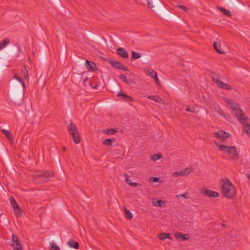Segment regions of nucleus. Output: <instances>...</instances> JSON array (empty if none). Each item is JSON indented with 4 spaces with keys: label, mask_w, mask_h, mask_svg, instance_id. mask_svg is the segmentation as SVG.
I'll return each instance as SVG.
<instances>
[{
    "label": "nucleus",
    "mask_w": 250,
    "mask_h": 250,
    "mask_svg": "<svg viewBox=\"0 0 250 250\" xmlns=\"http://www.w3.org/2000/svg\"><path fill=\"white\" fill-rule=\"evenodd\" d=\"M221 191L223 195L228 199L233 198L236 194L235 187L228 178L222 179Z\"/></svg>",
    "instance_id": "1"
},
{
    "label": "nucleus",
    "mask_w": 250,
    "mask_h": 250,
    "mask_svg": "<svg viewBox=\"0 0 250 250\" xmlns=\"http://www.w3.org/2000/svg\"><path fill=\"white\" fill-rule=\"evenodd\" d=\"M11 102L17 106L21 105L23 102L24 89L21 86L14 84L11 90Z\"/></svg>",
    "instance_id": "2"
},
{
    "label": "nucleus",
    "mask_w": 250,
    "mask_h": 250,
    "mask_svg": "<svg viewBox=\"0 0 250 250\" xmlns=\"http://www.w3.org/2000/svg\"><path fill=\"white\" fill-rule=\"evenodd\" d=\"M223 100L230 105V108L235 113L237 119L239 121L242 120H247V118H244L245 114L242 109L239 108V105L235 103H233L232 100L228 99L227 97H223Z\"/></svg>",
    "instance_id": "3"
},
{
    "label": "nucleus",
    "mask_w": 250,
    "mask_h": 250,
    "mask_svg": "<svg viewBox=\"0 0 250 250\" xmlns=\"http://www.w3.org/2000/svg\"><path fill=\"white\" fill-rule=\"evenodd\" d=\"M148 7L152 9V11L156 10L160 13L165 18H168L169 15L162 7L161 4L158 0H147Z\"/></svg>",
    "instance_id": "4"
},
{
    "label": "nucleus",
    "mask_w": 250,
    "mask_h": 250,
    "mask_svg": "<svg viewBox=\"0 0 250 250\" xmlns=\"http://www.w3.org/2000/svg\"><path fill=\"white\" fill-rule=\"evenodd\" d=\"M54 176L53 172L50 170L39 171L33 175V181L35 183L46 182L48 181L49 178Z\"/></svg>",
    "instance_id": "5"
},
{
    "label": "nucleus",
    "mask_w": 250,
    "mask_h": 250,
    "mask_svg": "<svg viewBox=\"0 0 250 250\" xmlns=\"http://www.w3.org/2000/svg\"><path fill=\"white\" fill-rule=\"evenodd\" d=\"M68 130L72 136L75 143L76 144H79L81 142V139L76 125L73 123H70L68 126Z\"/></svg>",
    "instance_id": "6"
},
{
    "label": "nucleus",
    "mask_w": 250,
    "mask_h": 250,
    "mask_svg": "<svg viewBox=\"0 0 250 250\" xmlns=\"http://www.w3.org/2000/svg\"><path fill=\"white\" fill-rule=\"evenodd\" d=\"M109 63L112 66V67L118 69H122L125 71H129V69L125 65H123L121 62L115 61V60H110Z\"/></svg>",
    "instance_id": "7"
},
{
    "label": "nucleus",
    "mask_w": 250,
    "mask_h": 250,
    "mask_svg": "<svg viewBox=\"0 0 250 250\" xmlns=\"http://www.w3.org/2000/svg\"><path fill=\"white\" fill-rule=\"evenodd\" d=\"M201 193L205 196L208 197H213L217 198L219 196V193L214 191H212L208 189H206L205 188H202L201 189Z\"/></svg>",
    "instance_id": "8"
},
{
    "label": "nucleus",
    "mask_w": 250,
    "mask_h": 250,
    "mask_svg": "<svg viewBox=\"0 0 250 250\" xmlns=\"http://www.w3.org/2000/svg\"><path fill=\"white\" fill-rule=\"evenodd\" d=\"M12 246L14 250H22L18 237L15 234L12 235Z\"/></svg>",
    "instance_id": "9"
},
{
    "label": "nucleus",
    "mask_w": 250,
    "mask_h": 250,
    "mask_svg": "<svg viewBox=\"0 0 250 250\" xmlns=\"http://www.w3.org/2000/svg\"><path fill=\"white\" fill-rule=\"evenodd\" d=\"M212 80L215 82L218 86L223 89L226 90H231L232 86L228 83H226L222 82L220 79H217L216 80L214 79V77L212 76Z\"/></svg>",
    "instance_id": "10"
},
{
    "label": "nucleus",
    "mask_w": 250,
    "mask_h": 250,
    "mask_svg": "<svg viewBox=\"0 0 250 250\" xmlns=\"http://www.w3.org/2000/svg\"><path fill=\"white\" fill-rule=\"evenodd\" d=\"M214 135L222 141L227 140L229 136V133L223 130H219L218 132H214Z\"/></svg>",
    "instance_id": "11"
},
{
    "label": "nucleus",
    "mask_w": 250,
    "mask_h": 250,
    "mask_svg": "<svg viewBox=\"0 0 250 250\" xmlns=\"http://www.w3.org/2000/svg\"><path fill=\"white\" fill-rule=\"evenodd\" d=\"M10 203L13 207L15 212L16 213H20L21 211V208L18 205L16 201L15 200V199L13 198V197L11 196L10 199Z\"/></svg>",
    "instance_id": "12"
},
{
    "label": "nucleus",
    "mask_w": 250,
    "mask_h": 250,
    "mask_svg": "<svg viewBox=\"0 0 250 250\" xmlns=\"http://www.w3.org/2000/svg\"><path fill=\"white\" fill-rule=\"evenodd\" d=\"M215 144L216 146H217L219 147L220 150L227 152L228 154L229 153L230 151H231L232 149H235L234 146H229L223 145H219L216 143H215Z\"/></svg>",
    "instance_id": "13"
},
{
    "label": "nucleus",
    "mask_w": 250,
    "mask_h": 250,
    "mask_svg": "<svg viewBox=\"0 0 250 250\" xmlns=\"http://www.w3.org/2000/svg\"><path fill=\"white\" fill-rule=\"evenodd\" d=\"M116 51L117 54L123 58L125 59H128L129 56L125 49L122 47H119L117 49Z\"/></svg>",
    "instance_id": "14"
},
{
    "label": "nucleus",
    "mask_w": 250,
    "mask_h": 250,
    "mask_svg": "<svg viewBox=\"0 0 250 250\" xmlns=\"http://www.w3.org/2000/svg\"><path fill=\"white\" fill-rule=\"evenodd\" d=\"M146 74L148 75L151 78L154 79L157 84H160L156 72L153 70L148 69L147 70H146Z\"/></svg>",
    "instance_id": "15"
},
{
    "label": "nucleus",
    "mask_w": 250,
    "mask_h": 250,
    "mask_svg": "<svg viewBox=\"0 0 250 250\" xmlns=\"http://www.w3.org/2000/svg\"><path fill=\"white\" fill-rule=\"evenodd\" d=\"M85 65L88 70L92 72H94L96 70L97 66L92 61L89 60H86Z\"/></svg>",
    "instance_id": "16"
},
{
    "label": "nucleus",
    "mask_w": 250,
    "mask_h": 250,
    "mask_svg": "<svg viewBox=\"0 0 250 250\" xmlns=\"http://www.w3.org/2000/svg\"><path fill=\"white\" fill-rule=\"evenodd\" d=\"M229 155L230 158L232 160H237L239 159V153L235 146V149H232L231 151H230Z\"/></svg>",
    "instance_id": "17"
},
{
    "label": "nucleus",
    "mask_w": 250,
    "mask_h": 250,
    "mask_svg": "<svg viewBox=\"0 0 250 250\" xmlns=\"http://www.w3.org/2000/svg\"><path fill=\"white\" fill-rule=\"evenodd\" d=\"M174 235L176 239H181L182 241H186L189 239V237L188 234H184L181 232H176Z\"/></svg>",
    "instance_id": "18"
},
{
    "label": "nucleus",
    "mask_w": 250,
    "mask_h": 250,
    "mask_svg": "<svg viewBox=\"0 0 250 250\" xmlns=\"http://www.w3.org/2000/svg\"><path fill=\"white\" fill-rule=\"evenodd\" d=\"M246 120H242L240 121L243 126L245 132L249 135H250V125L246 122Z\"/></svg>",
    "instance_id": "19"
},
{
    "label": "nucleus",
    "mask_w": 250,
    "mask_h": 250,
    "mask_svg": "<svg viewBox=\"0 0 250 250\" xmlns=\"http://www.w3.org/2000/svg\"><path fill=\"white\" fill-rule=\"evenodd\" d=\"M118 96L123 97L124 99L126 102H133V99L132 97L127 95L126 94L123 93L122 92H120L117 94Z\"/></svg>",
    "instance_id": "20"
},
{
    "label": "nucleus",
    "mask_w": 250,
    "mask_h": 250,
    "mask_svg": "<svg viewBox=\"0 0 250 250\" xmlns=\"http://www.w3.org/2000/svg\"><path fill=\"white\" fill-rule=\"evenodd\" d=\"M67 244L70 248H73L75 249H78L79 248V243L73 239L70 240L67 242Z\"/></svg>",
    "instance_id": "21"
},
{
    "label": "nucleus",
    "mask_w": 250,
    "mask_h": 250,
    "mask_svg": "<svg viewBox=\"0 0 250 250\" xmlns=\"http://www.w3.org/2000/svg\"><path fill=\"white\" fill-rule=\"evenodd\" d=\"M213 47L214 49L220 54H224L225 52L224 51L220 49L221 45L220 43L214 42H213Z\"/></svg>",
    "instance_id": "22"
},
{
    "label": "nucleus",
    "mask_w": 250,
    "mask_h": 250,
    "mask_svg": "<svg viewBox=\"0 0 250 250\" xmlns=\"http://www.w3.org/2000/svg\"><path fill=\"white\" fill-rule=\"evenodd\" d=\"M147 98L152 100L154 101L155 102L157 103H160L161 102H163V100L161 99L159 96L158 95H150L148 96L147 97Z\"/></svg>",
    "instance_id": "23"
},
{
    "label": "nucleus",
    "mask_w": 250,
    "mask_h": 250,
    "mask_svg": "<svg viewBox=\"0 0 250 250\" xmlns=\"http://www.w3.org/2000/svg\"><path fill=\"white\" fill-rule=\"evenodd\" d=\"M131 61H133L135 60L139 59L141 57V54L135 51H132L131 52Z\"/></svg>",
    "instance_id": "24"
},
{
    "label": "nucleus",
    "mask_w": 250,
    "mask_h": 250,
    "mask_svg": "<svg viewBox=\"0 0 250 250\" xmlns=\"http://www.w3.org/2000/svg\"><path fill=\"white\" fill-rule=\"evenodd\" d=\"M2 132L5 135V136L7 137V138L8 139V140H9L10 142H12L13 141L12 134L9 131L7 130L6 129H2Z\"/></svg>",
    "instance_id": "25"
},
{
    "label": "nucleus",
    "mask_w": 250,
    "mask_h": 250,
    "mask_svg": "<svg viewBox=\"0 0 250 250\" xmlns=\"http://www.w3.org/2000/svg\"><path fill=\"white\" fill-rule=\"evenodd\" d=\"M218 9L219 10L225 15L227 17H230L231 16V13L230 11L226 9L223 7H219Z\"/></svg>",
    "instance_id": "26"
},
{
    "label": "nucleus",
    "mask_w": 250,
    "mask_h": 250,
    "mask_svg": "<svg viewBox=\"0 0 250 250\" xmlns=\"http://www.w3.org/2000/svg\"><path fill=\"white\" fill-rule=\"evenodd\" d=\"M158 238L160 240H164L167 238L169 239H171V238L170 236V234L169 233H164V232H162V233H160L158 236Z\"/></svg>",
    "instance_id": "27"
},
{
    "label": "nucleus",
    "mask_w": 250,
    "mask_h": 250,
    "mask_svg": "<svg viewBox=\"0 0 250 250\" xmlns=\"http://www.w3.org/2000/svg\"><path fill=\"white\" fill-rule=\"evenodd\" d=\"M152 204L156 207H163L165 205V202L162 200H157L156 201H153Z\"/></svg>",
    "instance_id": "28"
},
{
    "label": "nucleus",
    "mask_w": 250,
    "mask_h": 250,
    "mask_svg": "<svg viewBox=\"0 0 250 250\" xmlns=\"http://www.w3.org/2000/svg\"><path fill=\"white\" fill-rule=\"evenodd\" d=\"M115 141H116V139L114 138H112V139L107 138V139H105L103 141V143L104 145H106V146H111L114 142H115Z\"/></svg>",
    "instance_id": "29"
},
{
    "label": "nucleus",
    "mask_w": 250,
    "mask_h": 250,
    "mask_svg": "<svg viewBox=\"0 0 250 250\" xmlns=\"http://www.w3.org/2000/svg\"><path fill=\"white\" fill-rule=\"evenodd\" d=\"M9 43V39L5 38L0 42V50L5 47Z\"/></svg>",
    "instance_id": "30"
},
{
    "label": "nucleus",
    "mask_w": 250,
    "mask_h": 250,
    "mask_svg": "<svg viewBox=\"0 0 250 250\" xmlns=\"http://www.w3.org/2000/svg\"><path fill=\"white\" fill-rule=\"evenodd\" d=\"M15 78L20 82V84L15 83L14 84H16L18 86H21V87L24 89L25 87V84L23 81L18 76H15Z\"/></svg>",
    "instance_id": "31"
},
{
    "label": "nucleus",
    "mask_w": 250,
    "mask_h": 250,
    "mask_svg": "<svg viewBox=\"0 0 250 250\" xmlns=\"http://www.w3.org/2000/svg\"><path fill=\"white\" fill-rule=\"evenodd\" d=\"M125 218L128 220H130L133 217L131 212L125 208Z\"/></svg>",
    "instance_id": "32"
},
{
    "label": "nucleus",
    "mask_w": 250,
    "mask_h": 250,
    "mask_svg": "<svg viewBox=\"0 0 250 250\" xmlns=\"http://www.w3.org/2000/svg\"><path fill=\"white\" fill-rule=\"evenodd\" d=\"M117 130L115 128H110L104 130L105 133L112 135L117 132Z\"/></svg>",
    "instance_id": "33"
},
{
    "label": "nucleus",
    "mask_w": 250,
    "mask_h": 250,
    "mask_svg": "<svg viewBox=\"0 0 250 250\" xmlns=\"http://www.w3.org/2000/svg\"><path fill=\"white\" fill-rule=\"evenodd\" d=\"M182 176H184L188 175L190 172V168L187 167L181 171Z\"/></svg>",
    "instance_id": "34"
},
{
    "label": "nucleus",
    "mask_w": 250,
    "mask_h": 250,
    "mask_svg": "<svg viewBox=\"0 0 250 250\" xmlns=\"http://www.w3.org/2000/svg\"><path fill=\"white\" fill-rule=\"evenodd\" d=\"M50 250H60V248L54 242H52L50 245Z\"/></svg>",
    "instance_id": "35"
},
{
    "label": "nucleus",
    "mask_w": 250,
    "mask_h": 250,
    "mask_svg": "<svg viewBox=\"0 0 250 250\" xmlns=\"http://www.w3.org/2000/svg\"><path fill=\"white\" fill-rule=\"evenodd\" d=\"M83 85L85 87L90 86L91 85V83L89 81L88 78H87V77H85L84 79V80L83 81Z\"/></svg>",
    "instance_id": "36"
},
{
    "label": "nucleus",
    "mask_w": 250,
    "mask_h": 250,
    "mask_svg": "<svg viewBox=\"0 0 250 250\" xmlns=\"http://www.w3.org/2000/svg\"><path fill=\"white\" fill-rule=\"evenodd\" d=\"M74 81L76 82V83H78L80 82L82 79V76L79 74H76L74 77Z\"/></svg>",
    "instance_id": "37"
},
{
    "label": "nucleus",
    "mask_w": 250,
    "mask_h": 250,
    "mask_svg": "<svg viewBox=\"0 0 250 250\" xmlns=\"http://www.w3.org/2000/svg\"><path fill=\"white\" fill-rule=\"evenodd\" d=\"M119 77L125 83L130 84V82L127 80L125 75L121 74Z\"/></svg>",
    "instance_id": "38"
},
{
    "label": "nucleus",
    "mask_w": 250,
    "mask_h": 250,
    "mask_svg": "<svg viewBox=\"0 0 250 250\" xmlns=\"http://www.w3.org/2000/svg\"><path fill=\"white\" fill-rule=\"evenodd\" d=\"M161 154H154L151 157V159L155 161L157 160H159L161 158Z\"/></svg>",
    "instance_id": "39"
},
{
    "label": "nucleus",
    "mask_w": 250,
    "mask_h": 250,
    "mask_svg": "<svg viewBox=\"0 0 250 250\" xmlns=\"http://www.w3.org/2000/svg\"><path fill=\"white\" fill-rule=\"evenodd\" d=\"M150 182H158L160 181V179L159 177H151L149 179Z\"/></svg>",
    "instance_id": "40"
},
{
    "label": "nucleus",
    "mask_w": 250,
    "mask_h": 250,
    "mask_svg": "<svg viewBox=\"0 0 250 250\" xmlns=\"http://www.w3.org/2000/svg\"><path fill=\"white\" fill-rule=\"evenodd\" d=\"M186 110L187 111H188V112H192V113H194L195 111V108H194V107H193V108L190 107L189 105H188L187 107Z\"/></svg>",
    "instance_id": "41"
},
{
    "label": "nucleus",
    "mask_w": 250,
    "mask_h": 250,
    "mask_svg": "<svg viewBox=\"0 0 250 250\" xmlns=\"http://www.w3.org/2000/svg\"><path fill=\"white\" fill-rule=\"evenodd\" d=\"M16 51V48L15 47H9L8 48V53L9 54H13Z\"/></svg>",
    "instance_id": "42"
},
{
    "label": "nucleus",
    "mask_w": 250,
    "mask_h": 250,
    "mask_svg": "<svg viewBox=\"0 0 250 250\" xmlns=\"http://www.w3.org/2000/svg\"><path fill=\"white\" fill-rule=\"evenodd\" d=\"M124 176H125V182H126V183L127 184H128L129 185V183L132 182L131 181V180L129 179V176H128V175L126 173H124Z\"/></svg>",
    "instance_id": "43"
},
{
    "label": "nucleus",
    "mask_w": 250,
    "mask_h": 250,
    "mask_svg": "<svg viewBox=\"0 0 250 250\" xmlns=\"http://www.w3.org/2000/svg\"><path fill=\"white\" fill-rule=\"evenodd\" d=\"M177 197H183L186 199L188 198V193H186L185 194H181L177 195Z\"/></svg>",
    "instance_id": "44"
},
{
    "label": "nucleus",
    "mask_w": 250,
    "mask_h": 250,
    "mask_svg": "<svg viewBox=\"0 0 250 250\" xmlns=\"http://www.w3.org/2000/svg\"><path fill=\"white\" fill-rule=\"evenodd\" d=\"M177 7L181 9H182L183 11H185L186 12H188V9L186 7L184 6L183 5H178Z\"/></svg>",
    "instance_id": "45"
},
{
    "label": "nucleus",
    "mask_w": 250,
    "mask_h": 250,
    "mask_svg": "<svg viewBox=\"0 0 250 250\" xmlns=\"http://www.w3.org/2000/svg\"><path fill=\"white\" fill-rule=\"evenodd\" d=\"M173 175L174 176V177H178L180 175H181L182 176V174H181V171L179 172V171H175L173 173Z\"/></svg>",
    "instance_id": "46"
},
{
    "label": "nucleus",
    "mask_w": 250,
    "mask_h": 250,
    "mask_svg": "<svg viewBox=\"0 0 250 250\" xmlns=\"http://www.w3.org/2000/svg\"><path fill=\"white\" fill-rule=\"evenodd\" d=\"M129 185L133 187H137L139 184L134 182H131L129 183Z\"/></svg>",
    "instance_id": "47"
},
{
    "label": "nucleus",
    "mask_w": 250,
    "mask_h": 250,
    "mask_svg": "<svg viewBox=\"0 0 250 250\" xmlns=\"http://www.w3.org/2000/svg\"><path fill=\"white\" fill-rule=\"evenodd\" d=\"M24 74L25 78H27L28 76V71L27 70L25 69V72H24Z\"/></svg>",
    "instance_id": "48"
},
{
    "label": "nucleus",
    "mask_w": 250,
    "mask_h": 250,
    "mask_svg": "<svg viewBox=\"0 0 250 250\" xmlns=\"http://www.w3.org/2000/svg\"><path fill=\"white\" fill-rule=\"evenodd\" d=\"M247 177H248V178L249 181H250V174H249V173H248V174H247Z\"/></svg>",
    "instance_id": "49"
},
{
    "label": "nucleus",
    "mask_w": 250,
    "mask_h": 250,
    "mask_svg": "<svg viewBox=\"0 0 250 250\" xmlns=\"http://www.w3.org/2000/svg\"><path fill=\"white\" fill-rule=\"evenodd\" d=\"M212 76H213V77H214V79H215V80H216L217 79H218V78H217L218 77H217V76L216 75H214V76L212 75V76H211V77H212Z\"/></svg>",
    "instance_id": "50"
},
{
    "label": "nucleus",
    "mask_w": 250,
    "mask_h": 250,
    "mask_svg": "<svg viewBox=\"0 0 250 250\" xmlns=\"http://www.w3.org/2000/svg\"><path fill=\"white\" fill-rule=\"evenodd\" d=\"M62 151H64V152L65 151H66V147H63V148H62Z\"/></svg>",
    "instance_id": "51"
},
{
    "label": "nucleus",
    "mask_w": 250,
    "mask_h": 250,
    "mask_svg": "<svg viewBox=\"0 0 250 250\" xmlns=\"http://www.w3.org/2000/svg\"><path fill=\"white\" fill-rule=\"evenodd\" d=\"M97 86H98V85H95V86L93 87V88H96Z\"/></svg>",
    "instance_id": "52"
},
{
    "label": "nucleus",
    "mask_w": 250,
    "mask_h": 250,
    "mask_svg": "<svg viewBox=\"0 0 250 250\" xmlns=\"http://www.w3.org/2000/svg\"><path fill=\"white\" fill-rule=\"evenodd\" d=\"M222 226L223 227H225V225L224 224H222Z\"/></svg>",
    "instance_id": "53"
}]
</instances>
